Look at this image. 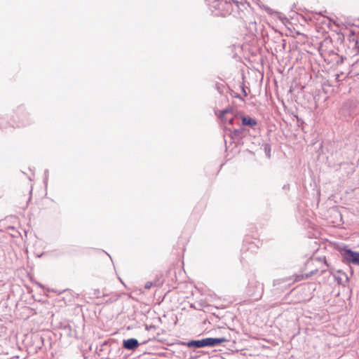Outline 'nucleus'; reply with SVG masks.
<instances>
[{
    "mask_svg": "<svg viewBox=\"0 0 359 359\" xmlns=\"http://www.w3.org/2000/svg\"><path fill=\"white\" fill-rule=\"evenodd\" d=\"M139 344L135 339H129L123 341V346L126 349L133 350L138 346Z\"/></svg>",
    "mask_w": 359,
    "mask_h": 359,
    "instance_id": "20e7f679",
    "label": "nucleus"
},
{
    "mask_svg": "<svg viewBox=\"0 0 359 359\" xmlns=\"http://www.w3.org/2000/svg\"><path fill=\"white\" fill-rule=\"evenodd\" d=\"M242 123L243 125L255 126L257 125V121L255 119L252 118L250 116H243L242 117Z\"/></svg>",
    "mask_w": 359,
    "mask_h": 359,
    "instance_id": "423d86ee",
    "label": "nucleus"
},
{
    "mask_svg": "<svg viewBox=\"0 0 359 359\" xmlns=\"http://www.w3.org/2000/svg\"><path fill=\"white\" fill-rule=\"evenodd\" d=\"M189 347L201 348L205 346V339L201 340H194L188 343Z\"/></svg>",
    "mask_w": 359,
    "mask_h": 359,
    "instance_id": "39448f33",
    "label": "nucleus"
},
{
    "mask_svg": "<svg viewBox=\"0 0 359 359\" xmlns=\"http://www.w3.org/2000/svg\"><path fill=\"white\" fill-rule=\"evenodd\" d=\"M225 341L226 339L224 338H206L205 346H214Z\"/></svg>",
    "mask_w": 359,
    "mask_h": 359,
    "instance_id": "7ed1b4c3",
    "label": "nucleus"
},
{
    "mask_svg": "<svg viewBox=\"0 0 359 359\" xmlns=\"http://www.w3.org/2000/svg\"><path fill=\"white\" fill-rule=\"evenodd\" d=\"M341 253L347 262L355 265H359V252L348 249H343L341 250Z\"/></svg>",
    "mask_w": 359,
    "mask_h": 359,
    "instance_id": "f257e3e1",
    "label": "nucleus"
},
{
    "mask_svg": "<svg viewBox=\"0 0 359 359\" xmlns=\"http://www.w3.org/2000/svg\"><path fill=\"white\" fill-rule=\"evenodd\" d=\"M220 117L224 123H228L230 125L233 123V115L231 111L224 110L222 111Z\"/></svg>",
    "mask_w": 359,
    "mask_h": 359,
    "instance_id": "f03ea898",
    "label": "nucleus"
},
{
    "mask_svg": "<svg viewBox=\"0 0 359 359\" xmlns=\"http://www.w3.org/2000/svg\"><path fill=\"white\" fill-rule=\"evenodd\" d=\"M313 273H314V272L311 271L309 274L306 273V274H304V275L297 276L295 279H294V281H300L302 280L306 279V278H308L310 276H311Z\"/></svg>",
    "mask_w": 359,
    "mask_h": 359,
    "instance_id": "6e6552de",
    "label": "nucleus"
},
{
    "mask_svg": "<svg viewBox=\"0 0 359 359\" xmlns=\"http://www.w3.org/2000/svg\"><path fill=\"white\" fill-rule=\"evenodd\" d=\"M242 90H243V95L245 97H246L247 96V93H246V91H245V88L243 87H242Z\"/></svg>",
    "mask_w": 359,
    "mask_h": 359,
    "instance_id": "9d476101",
    "label": "nucleus"
},
{
    "mask_svg": "<svg viewBox=\"0 0 359 359\" xmlns=\"http://www.w3.org/2000/svg\"><path fill=\"white\" fill-rule=\"evenodd\" d=\"M153 284L151 282H147L145 285H144V287L147 290L150 289L151 287H152Z\"/></svg>",
    "mask_w": 359,
    "mask_h": 359,
    "instance_id": "1a4fd4ad",
    "label": "nucleus"
},
{
    "mask_svg": "<svg viewBox=\"0 0 359 359\" xmlns=\"http://www.w3.org/2000/svg\"><path fill=\"white\" fill-rule=\"evenodd\" d=\"M233 3L236 6L238 9H247L250 4L245 0H232Z\"/></svg>",
    "mask_w": 359,
    "mask_h": 359,
    "instance_id": "0eeeda50",
    "label": "nucleus"
}]
</instances>
